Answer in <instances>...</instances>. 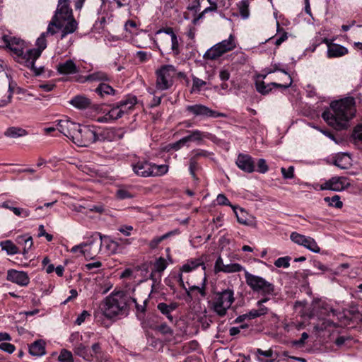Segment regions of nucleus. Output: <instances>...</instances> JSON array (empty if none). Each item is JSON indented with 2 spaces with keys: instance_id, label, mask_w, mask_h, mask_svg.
I'll return each instance as SVG.
<instances>
[{
  "instance_id": "obj_1",
  "label": "nucleus",
  "mask_w": 362,
  "mask_h": 362,
  "mask_svg": "<svg viewBox=\"0 0 362 362\" xmlns=\"http://www.w3.org/2000/svg\"><path fill=\"white\" fill-rule=\"evenodd\" d=\"M356 113L355 101L346 98L330 104V109L322 112V117L328 125L337 130L346 129Z\"/></svg>"
},
{
  "instance_id": "obj_2",
  "label": "nucleus",
  "mask_w": 362,
  "mask_h": 362,
  "mask_svg": "<svg viewBox=\"0 0 362 362\" xmlns=\"http://www.w3.org/2000/svg\"><path fill=\"white\" fill-rule=\"evenodd\" d=\"M131 303H136V300L122 292L112 293L105 298L100 309L105 317L112 319L127 315Z\"/></svg>"
},
{
  "instance_id": "obj_3",
  "label": "nucleus",
  "mask_w": 362,
  "mask_h": 362,
  "mask_svg": "<svg viewBox=\"0 0 362 362\" xmlns=\"http://www.w3.org/2000/svg\"><path fill=\"white\" fill-rule=\"evenodd\" d=\"M156 88L158 90H166L170 89L177 78H185V74L171 64L161 66L156 71Z\"/></svg>"
},
{
  "instance_id": "obj_4",
  "label": "nucleus",
  "mask_w": 362,
  "mask_h": 362,
  "mask_svg": "<svg viewBox=\"0 0 362 362\" xmlns=\"http://www.w3.org/2000/svg\"><path fill=\"white\" fill-rule=\"evenodd\" d=\"M234 294V290L229 287L215 292L211 303V310L218 317L226 316L235 301Z\"/></svg>"
},
{
  "instance_id": "obj_5",
  "label": "nucleus",
  "mask_w": 362,
  "mask_h": 362,
  "mask_svg": "<svg viewBox=\"0 0 362 362\" xmlns=\"http://www.w3.org/2000/svg\"><path fill=\"white\" fill-rule=\"evenodd\" d=\"M236 44L235 36L230 34L228 39L223 40L209 48L204 54V59H216L225 53L234 49L236 47Z\"/></svg>"
},
{
  "instance_id": "obj_6",
  "label": "nucleus",
  "mask_w": 362,
  "mask_h": 362,
  "mask_svg": "<svg viewBox=\"0 0 362 362\" xmlns=\"http://www.w3.org/2000/svg\"><path fill=\"white\" fill-rule=\"evenodd\" d=\"M245 276L247 284L253 291L261 293L264 296L274 295V286L264 278L247 272H245Z\"/></svg>"
},
{
  "instance_id": "obj_7",
  "label": "nucleus",
  "mask_w": 362,
  "mask_h": 362,
  "mask_svg": "<svg viewBox=\"0 0 362 362\" xmlns=\"http://www.w3.org/2000/svg\"><path fill=\"white\" fill-rule=\"evenodd\" d=\"M102 249L100 243L98 242L97 237L90 236V239L86 243H81L74 246L70 252L72 253L80 252V254L87 259H94L100 252Z\"/></svg>"
},
{
  "instance_id": "obj_8",
  "label": "nucleus",
  "mask_w": 362,
  "mask_h": 362,
  "mask_svg": "<svg viewBox=\"0 0 362 362\" xmlns=\"http://www.w3.org/2000/svg\"><path fill=\"white\" fill-rule=\"evenodd\" d=\"M78 146L88 147L93 143L97 142L96 127L94 126H84L79 128L71 140Z\"/></svg>"
},
{
  "instance_id": "obj_9",
  "label": "nucleus",
  "mask_w": 362,
  "mask_h": 362,
  "mask_svg": "<svg viewBox=\"0 0 362 362\" xmlns=\"http://www.w3.org/2000/svg\"><path fill=\"white\" fill-rule=\"evenodd\" d=\"M186 111L193 116L198 117L202 119L226 117V115L225 113L211 110L209 107L202 104L187 105L186 107Z\"/></svg>"
},
{
  "instance_id": "obj_10",
  "label": "nucleus",
  "mask_w": 362,
  "mask_h": 362,
  "mask_svg": "<svg viewBox=\"0 0 362 362\" xmlns=\"http://www.w3.org/2000/svg\"><path fill=\"white\" fill-rule=\"evenodd\" d=\"M92 237H99L100 246L103 253L107 255H112L121 252L122 247L119 244L112 240L110 236L102 235L100 233H95Z\"/></svg>"
},
{
  "instance_id": "obj_11",
  "label": "nucleus",
  "mask_w": 362,
  "mask_h": 362,
  "mask_svg": "<svg viewBox=\"0 0 362 362\" xmlns=\"http://www.w3.org/2000/svg\"><path fill=\"white\" fill-rule=\"evenodd\" d=\"M57 129L65 136L72 140L77 129L79 128V124L71 121L69 117H64L61 119L57 120Z\"/></svg>"
},
{
  "instance_id": "obj_12",
  "label": "nucleus",
  "mask_w": 362,
  "mask_h": 362,
  "mask_svg": "<svg viewBox=\"0 0 362 362\" xmlns=\"http://www.w3.org/2000/svg\"><path fill=\"white\" fill-rule=\"evenodd\" d=\"M349 180L346 177H333L320 185L322 190H332L339 192L350 186Z\"/></svg>"
},
{
  "instance_id": "obj_13",
  "label": "nucleus",
  "mask_w": 362,
  "mask_h": 362,
  "mask_svg": "<svg viewBox=\"0 0 362 362\" xmlns=\"http://www.w3.org/2000/svg\"><path fill=\"white\" fill-rule=\"evenodd\" d=\"M284 75L286 78V82L285 83L272 82L269 84H265L264 81H257L256 82L257 90L262 95H266L272 90V87L283 88L284 89L289 88L292 85L293 79L290 74L286 71H284Z\"/></svg>"
},
{
  "instance_id": "obj_14",
  "label": "nucleus",
  "mask_w": 362,
  "mask_h": 362,
  "mask_svg": "<svg viewBox=\"0 0 362 362\" xmlns=\"http://www.w3.org/2000/svg\"><path fill=\"white\" fill-rule=\"evenodd\" d=\"M124 136L122 129L105 128L99 132L96 129L97 141H114L121 139Z\"/></svg>"
},
{
  "instance_id": "obj_15",
  "label": "nucleus",
  "mask_w": 362,
  "mask_h": 362,
  "mask_svg": "<svg viewBox=\"0 0 362 362\" xmlns=\"http://www.w3.org/2000/svg\"><path fill=\"white\" fill-rule=\"evenodd\" d=\"M244 269V267L238 263L224 264L223 260L219 256L214 264V272L215 274L223 273H236Z\"/></svg>"
},
{
  "instance_id": "obj_16",
  "label": "nucleus",
  "mask_w": 362,
  "mask_h": 362,
  "mask_svg": "<svg viewBox=\"0 0 362 362\" xmlns=\"http://www.w3.org/2000/svg\"><path fill=\"white\" fill-rule=\"evenodd\" d=\"M6 279L21 286H26L30 283V278L27 272L16 269L7 271Z\"/></svg>"
},
{
  "instance_id": "obj_17",
  "label": "nucleus",
  "mask_w": 362,
  "mask_h": 362,
  "mask_svg": "<svg viewBox=\"0 0 362 362\" xmlns=\"http://www.w3.org/2000/svg\"><path fill=\"white\" fill-rule=\"evenodd\" d=\"M3 40L9 49H11L16 56H21L23 54V49L25 48V42L23 40L16 37L4 35Z\"/></svg>"
},
{
  "instance_id": "obj_18",
  "label": "nucleus",
  "mask_w": 362,
  "mask_h": 362,
  "mask_svg": "<svg viewBox=\"0 0 362 362\" xmlns=\"http://www.w3.org/2000/svg\"><path fill=\"white\" fill-rule=\"evenodd\" d=\"M235 164L241 170L252 173L255 170L254 158L248 154L239 153Z\"/></svg>"
},
{
  "instance_id": "obj_19",
  "label": "nucleus",
  "mask_w": 362,
  "mask_h": 362,
  "mask_svg": "<svg viewBox=\"0 0 362 362\" xmlns=\"http://www.w3.org/2000/svg\"><path fill=\"white\" fill-rule=\"evenodd\" d=\"M134 173L141 177H151L152 175V163L146 160H139L132 164Z\"/></svg>"
},
{
  "instance_id": "obj_20",
  "label": "nucleus",
  "mask_w": 362,
  "mask_h": 362,
  "mask_svg": "<svg viewBox=\"0 0 362 362\" xmlns=\"http://www.w3.org/2000/svg\"><path fill=\"white\" fill-rule=\"evenodd\" d=\"M57 70L60 74L70 75L79 72V67L72 59L60 62L57 66Z\"/></svg>"
},
{
  "instance_id": "obj_21",
  "label": "nucleus",
  "mask_w": 362,
  "mask_h": 362,
  "mask_svg": "<svg viewBox=\"0 0 362 362\" xmlns=\"http://www.w3.org/2000/svg\"><path fill=\"white\" fill-rule=\"evenodd\" d=\"M69 1L62 2L58 1L57 8L54 16H57V19L63 21L69 20L73 18L72 9L70 8Z\"/></svg>"
},
{
  "instance_id": "obj_22",
  "label": "nucleus",
  "mask_w": 362,
  "mask_h": 362,
  "mask_svg": "<svg viewBox=\"0 0 362 362\" xmlns=\"http://www.w3.org/2000/svg\"><path fill=\"white\" fill-rule=\"evenodd\" d=\"M199 266L202 267V269H206L202 258H194L187 259L180 268V271L183 273H189L197 269Z\"/></svg>"
},
{
  "instance_id": "obj_23",
  "label": "nucleus",
  "mask_w": 362,
  "mask_h": 362,
  "mask_svg": "<svg viewBox=\"0 0 362 362\" xmlns=\"http://www.w3.org/2000/svg\"><path fill=\"white\" fill-rule=\"evenodd\" d=\"M117 103L124 115H125L134 108V106L138 103V99L134 95H127Z\"/></svg>"
},
{
  "instance_id": "obj_24",
  "label": "nucleus",
  "mask_w": 362,
  "mask_h": 362,
  "mask_svg": "<svg viewBox=\"0 0 362 362\" xmlns=\"http://www.w3.org/2000/svg\"><path fill=\"white\" fill-rule=\"evenodd\" d=\"M327 45V57L329 58L342 57L348 53V49L337 44H331L325 39L324 40Z\"/></svg>"
},
{
  "instance_id": "obj_25",
  "label": "nucleus",
  "mask_w": 362,
  "mask_h": 362,
  "mask_svg": "<svg viewBox=\"0 0 362 362\" xmlns=\"http://www.w3.org/2000/svg\"><path fill=\"white\" fill-rule=\"evenodd\" d=\"M40 55L41 54L40 53V51L33 48L28 49L25 52L23 51V54L18 57L24 61L26 66L33 68L35 65V61Z\"/></svg>"
},
{
  "instance_id": "obj_26",
  "label": "nucleus",
  "mask_w": 362,
  "mask_h": 362,
  "mask_svg": "<svg viewBox=\"0 0 362 362\" xmlns=\"http://www.w3.org/2000/svg\"><path fill=\"white\" fill-rule=\"evenodd\" d=\"M69 103L79 110H85L91 105L90 100L85 95H78L71 99Z\"/></svg>"
},
{
  "instance_id": "obj_27",
  "label": "nucleus",
  "mask_w": 362,
  "mask_h": 362,
  "mask_svg": "<svg viewBox=\"0 0 362 362\" xmlns=\"http://www.w3.org/2000/svg\"><path fill=\"white\" fill-rule=\"evenodd\" d=\"M178 307V303L176 302H172L170 304L165 303H159L157 305L158 310L164 315L166 316L168 320L170 322L173 321V317L171 313L175 310Z\"/></svg>"
},
{
  "instance_id": "obj_28",
  "label": "nucleus",
  "mask_w": 362,
  "mask_h": 362,
  "mask_svg": "<svg viewBox=\"0 0 362 362\" xmlns=\"http://www.w3.org/2000/svg\"><path fill=\"white\" fill-rule=\"evenodd\" d=\"M29 353L34 356H42L45 354V343L43 340L35 341L29 346Z\"/></svg>"
},
{
  "instance_id": "obj_29",
  "label": "nucleus",
  "mask_w": 362,
  "mask_h": 362,
  "mask_svg": "<svg viewBox=\"0 0 362 362\" xmlns=\"http://www.w3.org/2000/svg\"><path fill=\"white\" fill-rule=\"evenodd\" d=\"M4 134L8 138L18 139L27 136L28 132L26 129L22 127L13 126L7 128Z\"/></svg>"
},
{
  "instance_id": "obj_30",
  "label": "nucleus",
  "mask_w": 362,
  "mask_h": 362,
  "mask_svg": "<svg viewBox=\"0 0 362 362\" xmlns=\"http://www.w3.org/2000/svg\"><path fill=\"white\" fill-rule=\"evenodd\" d=\"M334 164L341 169H348L351 165V158L347 153L338 154Z\"/></svg>"
},
{
  "instance_id": "obj_31",
  "label": "nucleus",
  "mask_w": 362,
  "mask_h": 362,
  "mask_svg": "<svg viewBox=\"0 0 362 362\" xmlns=\"http://www.w3.org/2000/svg\"><path fill=\"white\" fill-rule=\"evenodd\" d=\"M63 27V22L57 19V16H54L49 22L47 31L44 32L47 36L49 35H53L61 30Z\"/></svg>"
},
{
  "instance_id": "obj_32",
  "label": "nucleus",
  "mask_w": 362,
  "mask_h": 362,
  "mask_svg": "<svg viewBox=\"0 0 362 362\" xmlns=\"http://www.w3.org/2000/svg\"><path fill=\"white\" fill-rule=\"evenodd\" d=\"M67 23L63 25L62 28L61 39H64L67 35L74 33L78 28V23L74 18L66 20Z\"/></svg>"
},
{
  "instance_id": "obj_33",
  "label": "nucleus",
  "mask_w": 362,
  "mask_h": 362,
  "mask_svg": "<svg viewBox=\"0 0 362 362\" xmlns=\"http://www.w3.org/2000/svg\"><path fill=\"white\" fill-rule=\"evenodd\" d=\"M95 92L101 98H105L107 95H114L116 93V90L112 86L103 82L99 84L95 89Z\"/></svg>"
},
{
  "instance_id": "obj_34",
  "label": "nucleus",
  "mask_w": 362,
  "mask_h": 362,
  "mask_svg": "<svg viewBox=\"0 0 362 362\" xmlns=\"http://www.w3.org/2000/svg\"><path fill=\"white\" fill-rule=\"evenodd\" d=\"M16 240L19 245L23 246V255H25L28 254L33 244L32 237L28 235H23L18 236Z\"/></svg>"
},
{
  "instance_id": "obj_35",
  "label": "nucleus",
  "mask_w": 362,
  "mask_h": 362,
  "mask_svg": "<svg viewBox=\"0 0 362 362\" xmlns=\"http://www.w3.org/2000/svg\"><path fill=\"white\" fill-rule=\"evenodd\" d=\"M178 233V230H171L170 232H168L166 233L165 234L161 235V236H159V237H156L154 238H153L148 243V246L151 249H156L157 248V247L159 245V244L163 241L164 240L174 235H176Z\"/></svg>"
},
{
  "instance_id": "obj_36",
  "label": "nucleus",
  "mask_w": 362,
  "mask_h": 362,
  "mask_svg": "<svg viewBox=\"0 0 362 362\" xmlns=\"http://www.w3.org/2000/svg\"><path fill=\"white\" fill-rule=\"evenodd\" d=\"M169 264L170 263L168 259L161 257L158 258L153 264L151 276L156 273L161 274L167 268Z\"/></svg>"
},
{
  "instance_id": "obj_37",
  "label": "nucleus",
  "mask_w": 362,
  "mask_h": 362,
  "mask_svg": "<svg viewBox=\"0 0 362 362\" xmlns=\"http://www.w3.org/2000/svg\"><path fill=\"white\" fill-rule=\"evenodd\" d=\"M232 208L236 215L237 220L240 223L245 226H250L252 224V221L247 217L248 214L244 209H239V210L237 211L235 206H232Z\"/></svg>"
},
{
  "instance_id": "obj_38",
  "label": "nucleus",
  "mask_w": 362,
  "mask_h": 362,
  "mask_svg": "<svg viewBox=\"0 0 362 362\" xmlns=\"http://www.w3.org/2000/svg\"><path fill=\"white\" fill-rule=\"evenodd\" d=\"M1 249L5 250L8 255L19 253L18 247L11 241L5 240L1 243Z\"/></svg>"
},
{
  "instance_id": "obj_39",
  "label": "nucleus",
  "mask_w": 362,
  "mask_h": 362,
  "mask_svg": "<svg viewBox=\"0 0 362 362\" xmlns=\"http://www.w3.org/2000/svg\"><path fill=\"white\" fill-rule=\"evenodd\" d=\"M87 80L90 81H101L104 83V81H110L109 76L101 71H95L87 76Z\"/></svg>"
},
{
  "instance_id": "obj_40",
  "label": "nucleus",
  "mask_w": 362,
  "mask_h": 362,
  "mask_svg": "<svg viewBox=\"0 0 362 362\" xmlns=\"http://www.w3.org/2000/svg\"><path fill=\"white\" fill-rule=\"evenodd\" d=\"M74 351L76 355L83 358L84 360L90 361L88 358L87 347L85 345L82 343H77L74 344Z\"/></svg>"
},
{
  "instance_id": "obj_41",
  "label": "nucleus",
  "mask_w": 362,
  "mask_h": 362,
  "mask_svg": "<svg viewBox=\"0 0 362 362\" xmlns=\"http://www.w3.org/2000/svg\"><path fill=\"white\" fill-rule=\"evenodd\" d=\"M249 6V0H241L238 4L239 13L243 19H247L250 16Z\"/></svg>"
},
{
  "instance_id": "obj_42",
  "label": "nucleus",
  "mask_w": 362,
  "mask_h": 362,
  "mask_svg": "<svg viewBox=\"0 0 362 362\" xmlns=\"http://www.w3.org/2000/svg\"><path fill=\"white\" fill-rule=\"evenodd\" d=\"M303 246L315 253H318L320 251V248L316 241L311 237H305Z\"/></svg>"
},
{
  "instance_id": "obj_43",
  "label": "nucleus",
  "mask_w": 362,
  "mask_h": 362,
  "mask_svg": "<svg viewBox=\"0 0 362 362\" xmlns=\"http://www.w3.org/2000/svg\"><path fill=\"white\" fill-rule=\"evenodd\" d=\"M107 115L111 121L119 119L124 115L117 103L107 112Z\"/></svg>"
},
{
  "instance_id": "obj_44",
  "label": "nucleus",
  "mask_w": 362,
  "mask_h": 362,
  "mask_svg": "<svg viewBox=\"0 0 362 362\" xmlns=\"http://www.w3.org/2000/svg\"><path fill=\"white\" fill-rule=\"evenodd\" d=\"M168 165H156L152 163V175L151 176H161L166 174L168 171Z\"/></svg>"
},
{
  "instance_id": "obj_45",
  "label": "nucleus",
  "mask_w": 362,
  "mask_h": 362,
  "mask_svg": "<svg viewBox=\"0 0 362 362\" xmlns=\"http://www.w3.org/2000/svg\"><path fill=\"white\" fill-rule=\"evenodd\" d=\"M320 309V314L321 315H329V313H334V310L326 303L325 302H318L315 304V308Z\"/></svg>"
},
{
  "instance_id": "obj_46",
  "label": "nucleus",
  "mask_w": 362,
  "mask_h": 362,
  "mask_svg": "<svg viewBox=\"0 0 362 362\" xmlns=\"http://www.w3.org/2000/svg\"><path fill=\"white\" fill-rule=\"evenodd\" d=\"M193 141H200L204 139H210L212 134L209 132H202L198 129L193 130L192 132Z\"/></svg>"
},
{
  "instance_id": "obj_47",
  "label": "nucleus",
  "mask_w": 362,
  "mask_h": 362,
  "mask_svg": "<svg viewBox=\"0 0 362 362\" xmlns=\"http://www.w3.org/2000/svg\"><path fill=\"white\" fill-rule=\"evenodd\" d=\"M206 83L196 77V76H194L192 78V90H191V93H194V92H199L201 91L204 87L206 86Z\"/></svg>"
},
{
  "instance_id": "obj_48",
  "label": "nucleus",
  "mask_w": 362,
  "mask_h": 362,
  "mask_svg": "<svg viewBox=\"0 0 362 362\" xmlns=\"http://www.w3.org/2000/svg\"><path fill=\"white\" fill-rule=\"evenodd\" d=\"M325 202L328 203L329 206L340 209L343 206L342 202L340 200L339 195H334L332 197H326L324 198Z\"/></svg>"
},
{
  "instance_id": "obj_49",
  "label": "nucleus",
  "mask_w": 362,
  "mask_h": 362,
  "mask_svg": "<svg viewBox=\"0 0 362 362\" xmlns=\"http://www.w3.org/2000/svg\"><path fill=\"white\" fill-rule=\"evenodd\" d=\"M268 313V308L267 307H259L258 310H252L246 314L247 317L249 319H255L256 317L264 315Z\"/></svg>"
},
{
  "instance_id": "obj_50",
  "label": "nucleus",
  "mask_w": 362,
  "mask_h": 362,
  "mask_svg": "<svg viewBox=\"0 0 362 362\" xmlns=\"http://www.w3.org/2000/svg\"><path fill=\"white\" fill-rule=\"evenodd\" d=\"M47 35L45 33H42L36 40V46L37 47L35 49L36 50H39L40 54L47 47Z\"/></svg>"
},
{
  "instance_id": "obj_51",
  "label": "nucleus",
  "mask_w": 362,
  "mask_h": 362,
  "mask_svg": "<svg viewBox=\"0 0 362 362\" xmlns=\"http://www.w3.org/2000/svg\"><path fill=\"white\" fill-rule=\"evenodd\" d=\"M60 362H74L73 355L71 351L66 349H62L58 357Z\"/></svg>"
},
{
  "instance_id": "obj_52",
  "label": "nucleus",
  "mask_w": 362,
  "mask_h": 362,
  "mask_svg": "<svg viewBox=\"0 0 362 362\" xmlns=\"http://www.w3.org/2000/svg\"><path fill=\"white\" fill-rule=\"evenodd\" d=\"M116 197L118 199L123 200L126 199H131L134 195L127 188H119L117 190Z\"/></svg>"
},
{
  "instance_id": "obj_53",
  "label": "nucleus",
  "mask_w": 362,
  "mask_h": 362,
  "mask_svg": "<svg viewBox=\"0 0 362 362\" xmlns=\"http://www.w3.org/2000/svg\"><path fill=\"white\" fill-rule=\"evenodd\" d=\"M199 165L197 163V160L195 159V158L191 157L189 159V173L194 178V180H197L198 178L196 175V171L198 170Z\"/></svg>"
},
{
  "instance_id": "obj_54",
  "label": "nucleus",
  "mask_w": 362,
  "mask_h": 362,
  "mask_svg": "<svg viewBox=\"0 0 362 362\" xmlns=\"http://www.w3.org/2000/svg\"><path fill=\"white\" fill-rule=\"evenodd\" d=\"M206 275H204V279H203L202 282L201 286H190V290L192 291H197L199 292V293L202 297H205L206 296Z\"/></svg>"
},
{
  "instance_id": "obj_55",
  "label": "nucleus",
  "mask_w": 362,
  "mask_h": 362,
  "mask_svg": "<svg viewBox=\"0 0 362 362\" xmlns=\"http://www.w3.org/2000/svg\"><path fill=\"white\" fill-rule=\"evenodd\" d=\"M290 260L291 258L288 256L279 257L274 262V265L279 268H288L290 266Z\"/></svg>"
},
{
  "instance_id": "obj_56",
  "label": "nucleus",
  "mask_w": 362,
  "mask_h": 362,
  "mask_svg": "<svg viewBox=\"0 0 362 362\" xmlns=\"http://www.w3.org/2000/svg\"><path fill=\"white\" fill-rule=\"evenodd\" d=\"M11 211L17 216L21 218H26L30 216V212L29 210L21 207H13Z\"/></svg>"
},
{
  "instance_id": "obj_57",
  "label": "nucleus",
  "mask_w": 362,
  "mask_h": 362,
  "mask_svg": "<svg viewBox=\"0 0 362 362\" xmlns=\"http://www.w3.org/2000/svg\"><path fill=\"white\" fill-rule=\"evenodd\" d=\"M305 235H301L296 232L291 233L290 235L291 240L299 245H303L304 240H305Z\"/></svg>"
},
{
  "instance_id": "obj_58",
  "label": "nucleus",
  "mask_w": 362,
  "mask_h": 362,
  "mask_svg": "<svg viewBox=\"0 0 362 362\" xmlns=\"http://www.w3.org/2000/svg\"><path fill=\"white\" fill-rule=\"evenodd\" d=\"M281 172L284 179H292L294 177L293 166H289L288 168H281Z\"/></svg>"
},
{
  "instance_id": "obj_59",
  "label": "nucleus",
  "mask_w": 362,
  "mask_h": 362,
  "mask_svg": "<svg viewBox=\"0 0 362 362\" xmlns=\"http://www.w3.org/2000/svg\"><path fill=\"white\" fill-rule=\"evenodd\" d=\"M269 170V167L267 164L266 160L260 158L257 160V171L259 173L264 174Z\"/></svg>"
},
{
  "instance_id": "obj_60",
  "label": "nucleus",
  "mask_w": 362,
  "mask_h": 362,
  "mask_svg": "<svg viewBox=\"0 0 362 362\" xmlns=\"http://www.w3.org/2000/svg\"><path fill=\"white\" fill-rule=\"evenodd\" d=\"M192 158H195L197 160L199 158H207L211 156V153L203 149H197L192 151Z\"/></svg>"
},
{
  "instance_id": "obj_61",
  "label": "nucleus",
  "mask_w": 362,
  "mask_h": 362,
  "mask_svg": "<svg viewBox=\"0 0 362 362\" xmlns=\"http://www.w3.org/2000/svg\"><path fill=\"white\" fill-rule=\"evenodd\" d=\"M171 47L170 49L173 52L175 55L180 53L179 42L177 35H173V37L170 39Z\"/></svg>"
},
{
  "instance_id": "obj_62",
  "label": "nucleus",
  "mask_w": 362,
  "mask_h": 362,
  "mask_svg": "<svg viewBox=\"0 0 362 362\" xmlns=\"http://www.w3.org/2000/svg\"><path fill=\"white\" fill-rule=\"evenodd\" d=\"M0 349L6 353L12 354L15 351L16 348L15 346L12 344L2 342L0 344Z\"/></svg>"
},
{
  "instance_id": "obj_63",
  "label": "nucleus",
  "mask_w": 362,
  "mask_h": 362,
  "mask_svg": "<svg viewBox=\"0 0 362 362\" xmlns=\"http://www.w3.org/2000/svg\"><path fill=\"white\" fill-rule=\"evenodd\" d=\"M136 56L139 59L140 62H145L148 61L151 57V54L146 52L138 51L136 53Z\"/></svg>"
},
{
  "instance_id": "obj_64",
  "label": "nucleus",
  "mask_w": 362,
  "mask_h": 362,
  "mask_svg": "<svg viewBox=\"0 0 362 362\" xmlns=\"http://www.w3.org/2000/svg\"><path fill=\"white\" fill-rule=\"evenodd\" d=\"M353 137L355 140L362 141V124L356 127L353 132Z\"/></svg>"
}]
</instances>
